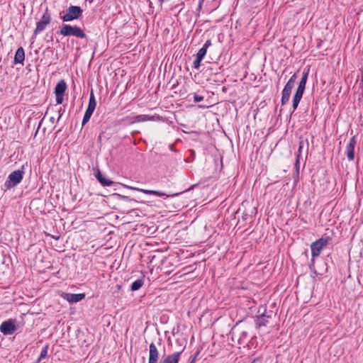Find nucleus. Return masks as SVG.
<instances>
[{"mask_svg":"<svg viewBox=\"0 0 363 363\" xmlns=\"http://www.w3.org/2000/svg\"><path fill=\"white\" fill-rule=\"evenodd\" d=\"M61 296L67 301L69 303H77L85 298V294H71V293H62Z\"/></svg>","mask_w":363,"mask_h":363,"instance_id":"1a4fd4ad","label":"nucleus"},{"mask_svg":"<svg viewBox=\"0 0 363 363\" xmlns=\"http://www.w3.org/2000/svg\"><path fill=\"white\" fill-rule=\"evenodd\" d=\"M24 174V165L21 169L11 172L4 183L5 191L11 189L20 184L23 180Z\"/></svg>","mask_w":363,"mask_h":363,"instance_id":"f03ea898","label":"nucleus"},{"mask_svg":"<svg viewBox=\"0 0 363 363\" xmlns=\"http://www.w3.org/2000/svg\"><path fill=\"white\" fill-rule=\"evenodd\" d=\"M294 86V84H291V83L287 82L286 85L284 87V89L286 90V91L291 92Z\"/></svg>","mask_w":363,"mask_h":363,"instance_id":"c85d7f7f","label":"nucleus"},{"mask_svg":"<svg viewBox=\"0 0 363 363\" xmlns=\"http://www.w3.org/2000/svg\"><path fill=\"white\" fill-rule=\"evenodd\" d=\"M93 113L94 111L86 108L82 120V126H84L86 123L89 122Z\"/></svg>","mask_w":363,"mask_h":363,"instance_id":"a878e982","label":"nucleus"},{"mask_svg":"<svg viewBox=\"0 0 363 363\" xmlns=\"http://www.w3.org/2000/svg\"><path fill=\"white\" fill-rule=\"evenodd\" d=\"M57 33L65 37L74 36L82 39L87 38L86 33L80 27L77 26H71L69 24H63L60 30L57 32Z\"/></svg>","mask_w":363,"mask_h":363,"instance_id":"f257e3e1","label":"nucleus"},{"mask_svg":"<svg viewBox=\"0 0 363 363\" xmlns=\"http://www.w3.org/2000/svg\"><path fill=\"white\" fill-rule=\"evenodd\" d=\"M330 240V237H323L312 242L311 245V256L313 257L312 264L314 263V258L320 255L323 248L328 245Z\"/></svg>","mask_w":363,"mask_h":363,"instance_id":"20e7f679","label":"nucleus"},{"mask_svg":"<svg viewBox=\"0 0 363 363\" xmlns=\"http://www.w3.org/2000/svg\"><path fill=\"white\" fill-rule=\"evenodd\" d=\"M299 163V159H298V156L297 157V159H296V166L297 167V165Z\"/></svg>","mask_w":363,"mask_h":363,"instance_id":"e433bc0d","label":"nucleus"},{"mask_svg":"<svg viewBox=\"0 0 363 363\" xmlns=\"http://www.w3.org/2000/svg\"><path fill=\"white\" fill-rule=\"evenodd\" d=\"M83 10L79 6L71 5L69 6L65 14L61 16L63 22L72 21L80 18L82 16Z\"/></svg>","mask_w":363,"mask_h":363,"instance_id":"7ed1b4c3","label":"nucleus"},{"mask_svg":"<svg viewBox=\"0 0 363 363\" xmlns=\"http://www.w3.org/2000/svg\"><path fill=\"white\" fill-rule=\"evenodd\" d=\"M48 349H49L48 345H45L43 347V349H42V350L40 352V356L36 359L37 360V363H39L41 360H43V359H45L47 357Z\"/></svg>","mask_w":363,"mask_h":363,"instance_id":"393cba45","label":"nucleus"},{"mask_svg":"<svg viewBox=\"0 0 363 363\" xmlns=\"http://www.w3.org/2000/svg\"><path fill=\"white\" fill-rule=\"evenodd\" d=\"M160 357L159 351L154 342H151L149 346L148 363H158Z\"/></svg>","mask_w":363,"mask_h":363,"instance_id":"f8f14e48","label":"nucleus"},{"mask_svg":"<svg viewBox=\"0 0 363 363\" xmlns=\"http://www.w3.org/2000/svg\"><path fill=\"white\" fill-rule=\"evenodd\" d=\"M291 94V92L290 91H286L284 89L282 90L281 99V106H284L289 102Z\"/></svg>","mask_w":363,"mask_h":363,"instance_id":"5701e85b","label":"nucleus"},{"mask_svg":"<svg viewBox=\"0 0 363 363\" xmlns=\"http://www.w3.org/2000/svg\"><path fill=\"white\" fill-rule=\"evenodd\" d=\"M11 263V259L9 256L4 254V252H0V271L3 273L9 269Z\"/></svg>","mask_w":363,"mask_h":363,"instance_id":"4468645a","label":"nucleus"},{"mask_svg":"<svg viewBox=\"0 0 363 363\" xmlns=\"http://www.w3.org/2000/svg\"><path fill=\"white\" fill-rule=\"evenodd\" d=\"M51 15L48 8L42 16L40 20L36 23V27L33 31L32 39H34L38 34L43 31L46 26L51 22Z\"/></svg>","mask_w":363,"mask_h":363,"instance_id":"39448f33","label":"nucleus"},{"mask_svg":"<svg viewBox=\"0 0 363 363\" xmlns=\"http://www.w3.org/2000/svg\"><path fill=\"white\" fill-rule=\"evenodd\" d=\"M16 320L10 318L7 320L4 321L0 325V331L4 335H9L14 333L16 330Z\"/></svg>","mask_w":363,"mask_h":363,"instance_id":"0eeeda50","label":"nucleus"},{"mask_svg":"<svg viewBox=\"0 0 363 363\" xmlns=\"http://www.w3.org/2000/svg\"><path fill=\"white\" fill-rule=\"evenodd\" d=\"M359 86H360L361 88H363V83L362 82V78L360 79Z\"/></svg>","mask_w":363,"mask_h":363,"instance_id":"4c0bfd02","label":"nucleus"},{"mask_svg":"<svg viewBox=\"0 0 363 363\" xmlns=\"http://www.w3.org/2000/svg\"><path fill=\"white\" fill-rule=\"evenodd\" d=\"M248 336L247 331H241L239 334L238 342L239 345H244L246 343V340Z\"/></svg>","mask_w":363,"mask_h":363,"instance_id":"b1692460","label":"nucleus"},{"mask_svg":"<svg viewBox=\"0 0 363 363\" xmlns=\"http://www.w3.org/2000/svg\"><path fill=\"white\" fill-rule=\"evenodd\" d=\"M182 352L183 350L167 355L160 361V363H179Z\"/></svg>","mask_w":363,"mask_h":363,"instance_id":"2eb2a0df","label":"nucleus"},{"mask_svg":"<svg viewBox=\"0 0 363 363\" xmlns=\"http://www.w3.org/2000/svg\"><path fill=\"white\" fill-rule=\"evenodd\" d=\"M155 116H149L145 114H141L135 116V117H131L128 116L119 120L120 123H125V124H133L135 123L144 122L147 121H154Z\"/></svg>","mask_w":363,"mask_h":363,"instance_id":"423d86ee","label":"nucleus"},{"mask_svg":"<svg viewBox=\"0 0 363 363\" xmlns=\"http://www.w3.org/2000/svg\"><path fill=\"white\" fill-rule=\"evenodd\" d=\"M204 97L201 95H198L196 94H194V99L195 102H201L203 100Z\"/></svg>","mask_w":363,"mask_h":363,"instance_id":"c756f323","label":"nucleus"},{"mask_svg":"<svg viewBox=\"0 0 363 363\" xmlns=\"http://www.w3.org/2000/svg\"><path fill=\"white\" fill-rule=\"evenodd\" d=\"M258 313L260 314L257 316L256 325L257 328L266 326L268 323V319L271 318V314H266V309L264 308L263 312L261 313V308H259Z\"/></svg>","mask_w":363,"mask_h":363,"instance_id":"ddd939ff","label":"nucleus"},{"mask_svg":"<svg viewBox=\"0 0 363 363\" xmlns=\"http://www.w3.org/2000/svg\"><path fill=\"white\" fill-rule=\"evenodd\" d=\"M160 1L162 2L164 0H159Z\"/></svg>","mask_w":363,"mask_h":363,"instance_id":"ea45409f","label":"nucleus"},{"mask_svg":"<svg viewBox=\"0 0 363 363\" xmlns=\"http://www.w3.org/2000/svg\"><path fill=\"white\" fill-rule=\"evenodd\" d=\"M67 86L64 79L60 80L55 86V94L57 104H62L64 101V94Z\"/></svg>","mask_w":363,"mask_h":363,"instance_id":"6e6552de","label":"nucleus"},{"mask_svg":"<svg viewBox=\"0 0 363 363\" xmlns=\"http://www.w3.org/2000/svg\"><path fill=\"white\" fill-rule=\"evenodd\" d=\"M238 324V323H236V325L232 328L230 334L232 335V339L233 340V337L235 335V327Z\"/></svg>","mask_w":363,"mask_h":363,"instance_id":"f704fd0d","label":"nucleus"},{"mask_svg":"<svg viewBox=\"0 0 363 363\" xmlns=\"http://www.w3.org/2000/svg\"><path fill=\"white\" fill-rule=\"evenodd\" d=\"M297 79V72L294 73L289 79L288 82L294 85V83Z\"/></svg>","mask_w":363,"mask_h":363,"instance_id":"7c9ffc66","label":"nucleus"},{"mask_svg":"<svg viewBox=\"0 0 363 363\" xmlns=\"http://www.w3.org/2000/svg\"><path fill=\"white\" fill-rule=\"evenodd\" d=\"M95 177L103 186H111L113 184V182L106 178L99 169L95 173Z\"/></svg>","mask_w":363,"mask_h":363,"instance_id":"dca6fc26","label":"nucleus"},{"mask_svg":"<svg viewBox=\"0 0 363 363\" xmlns=\"http://www.w3.org/2000/svg\"><path fill=\"white\" fill-rule=\"evenodd\" d=\"M357 144L356 136H353L350 138L348 144L346 147V154L348 160L352 161L354 158V147Z\"/></svg>","mask_w":363,"mask_h":363,"instance_id":"9b49d317","label":"nucleus"},{"mask_svg":"<svg viewBox=\"0 0 363 363\" xmlns=\"http://www.w3.org/2000/svg\"><path fill=\"white\" fill-rule=\"evenodd\" d=\"M250 363H262V361L260 357H257L253 359Z\"/></svg>","mask_w":363,"mask_h":363,"instance_id":"72a5a7b5","label":"nucleus"},{"mask_svg":"<svg viewBox=\"0 0 363 363\" xmlns=\"http://www.w3.org/2000/svg\"><path fill=\"white\" fill-rule=\"evenodd\" d=\"M303 93L304 91L296 89L292 99L293 112L295 111L298 108L300 101L303 97Z\"/></svg>","mask_w":363,"mask_h":363,"instance_id":"a211bd4d","label":"nucleus"},{"mask_svg":"<svg viewBox=\"0 0 363 363\" xmlns=\"http://www.w3.org/2000/svg\"><path fill=\"white\" fill-rule=\"evenodd\" d=\"M202 60H203L202 59H200V58H199V57H197L196 56V59H195V60L193 62L194 67L196 69H199V68L201 67V62Z\"/></svg>","mask_w":363,"mask_h":363,"instance_id":"cd10ccee","label":"nucleus"},{"mask_svg":"<svg viewBox=\"0 0 363 363\" xmlns=\"http://www.w3.org/2000/svg\"><path fill=\"white\" fill-rule=\"evenodd\" d=\"M96 106V101L93 90H91V93H90V96H89L88 107L86 108L94 111Z\"/></svg>","mask_w":363,"mask_h":363,"instance_id":"412c9836","label":"nucleus"},{"mask_svg":"<svg viewBox=\"0 0 363 363\" xmlns=\"http://www.w3.org/2000/svg\"><path fill=\"white\" fill-rule=\"evenodd\" d=\"M248 217H249V215H248L247 213H245V212H244V213H242V219H243L244 220H247V218H248Z\"/></svg>","mask_w":363,"mask_h":363,"instance_id":"c9c22d12","label":"nucleus"},{"mask_svg":"<svg viewBox=\"0 0 363 363\" xmlns=\"http://www.w3.org/2000/svg\"><path fill=\"white\" fill-rule=\"evenodd\" d=\"M123 186L125 188H128V189H130L132 190H135L137 191L143 192L145 194L154 195V196H160V197L164 196L166 198L169 196V195L165 194L164 192L160 191L139 189V188H136V187H133V186H128V185H123Z\"/></svg>","mask_w":363,"mask_h":363,"instance_id":"9d476101","label":"nucleus"},{"mask_svg":"<svg viewBox=\"0 0 363 363\" xmlns=\"http://www.w3.org/2000/svg\"><path fill=\"white\" fill-rule=\"evenodd\" d=\"M53 120H54V118H53V117H52V118H50V121H52Z\"/></svg>","mask_w":363,"mask_h":363,"instance_id":"58836bf2","label":"nucleus"},{"mask_svg":"<svg viewBox=\"0 0 363 363\" xmlns=\"http://www.w3.org/2000/svg\"><path fill=\"white\" fill-rule=\"evenodd\" d=\"M200 354V350H198L194 355L191 357L189 363H195L196 358L198 357L199 354Z\"/></svg>","mask_w":363,"mask_h":363,"instance_id":"473e14b6","label":"nucleus"},{"mask_svg":"<svg viewBox=\"0 0 363 363\" xmlns=\"http://www.w3.org/2000/svg\"><path fill=\"white\" fill-rule=\"evenodd\" d=\"M25 60V51L24 49L22 47H20L17 49L14 59H13V64H22L23 65V62Z\"/></svg>","mask_w":363,"mask_h":363,"instance_id":"f3484780","label":"nucleus"},{"mask_svg":"<svg viewBox=\"0 0 363 363\" xmlns=\"http://www.w3.org/2000/svg\"><path fill=\"white\" fill-rule=\"evenodd\" d=\"M309 70H310L309 68L304 69L303 74H302V77L301 78V80L299 81L297 89H299L301 91H305L306 85V82H307V79H308V74H309Z\"/></svg>","mask_w":363,"mask_h":363,"instance_id":"6ab92c4d","label":"nucleus"},{"mask_svg":"<svg viewBox=\"0 0 363 363\" xmlns=\"http://www.w3.org/2000/svg\"><path fill=\"white\" fill-rule=\"evenodd\" d=\"M113 196L115 197L118 200L124 201H136L134 199H130L129 196L121 195L119 194H113Z\"/></svg>","mask_w":363,"mask_h":363,"instance_id":"bb28decb","label":"nucleus"},{"mask_svg":"<svg viewBox=\"0 0 363 363\" xmlns=\"http://www.w3.org/2000/svg\"><path fill=\"white\" fill-rule=\"evenodd\" d=\"M144 284V279H138L133 281L130 286V290L133 291H138L140 289Z\"/></svg>","mask_w":363,"mask_h":363,"instance_id":"4be33fe9","label":"nucleus"},{"mask_svg":"<svg viewBox=\"0 0 363 363\" xmlns=\"http://www.w3.org/2000/svg\"><path fill=\"white\" fill-rule=\"evenodd\" d=\"M211 45V40H207L203 47L199 49L196 56L200 59L203 60L204 57L206 55L207 49Z\"/></svg>","mask_w":363,"mask_h":363,"instance_id":"aec40b11","label":"nucleus"},{"mask_svg":"<svg viewBox=\"0 0 363 363\" xmlns=\"http://www.w3.org/2000/svg\"><path fill=\"white\" fill-rule=\"evenodd\" d=\"M65 108H66V105H64L63 107H61L60 108V110L58 111V113H59V117H58V119H57L58 121H60V119L62 116L63 113H65Z\"/></svg>","mask_w":363,"mask_h":363,"instance_id":"2f4dec72","label":"nucleus"}]
</instances>
